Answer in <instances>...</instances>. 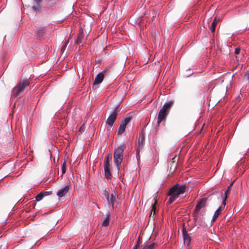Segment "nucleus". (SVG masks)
Segmentation results:
<instances>
[{"instance_id":"obj_25","label":"nucleus","mask_w":249,"mask_h":249,"mask_svg":"<svg viewBox=\"0 0 249 249\" xmlns=\"http://www.w3.org/2000/svg\"><path fill=\"white\" fill-rule=\"evenodd\" d=\"M36 32L39 36H41L44 33L43 29L42 28H38L36 29Z\"/></svg>"},{"instance_id":"obj_8","label":"nucleus","mask_w":249,"mask_h":249,"mask_svg":"<svg viewBox=\"0 0 249 249\" xmlns=\"http://www.w3.org/2000/svg\"><path fill=\"white\" fill-rule=\"evenodd\" d=\"M145 137L143 132L140 134L138 143L136 147V151L139 153L142 149L144 144Z\"/></svg>"},{"instance_id":"obj_14","label":"nucleus","mask_w":249,"mask_h":249,"mask_svg":"<svg viewBox=\"0 0 249 249\" xmlns=\"http://www.w3.org/2000/svg\"><path fill=\"white\" fill-rule=\"evenodd\" d=\"M225 206H224L222 204L221 206H220L217 210L215 212V213L213 214L212 221L214 222L217 217L219 216V215L221 214V212L223 210V209L224 208Z\"/></svg>"},{"instance_id":"obj_29","label":"nucleus","mask_w":249,"mask_h":249,"mask_svg":"<svg viewBox=\"0 0 249 249\" xmlns=\"http://www.w3.org/2000/svg\"><path fill=\"white\" fill-rule=\"evenodd\" d=\"M240 48H236L235 50V53L236 54H238L240 53Z\"/></svg>"},{"instance_id":"obj_32","label":"nucleus","mask_w":249,"mask_h":249,"mask_svg":"<svg viewBox=\"0 0 249 249\" xmlns=\"http://www.w3.org/2000/svg\"><path fill=\"white\" fill-rule=\"evenodd\" d=\"M138 248V245H136L133 249H137Z\"/></svg>"},{"instance_id":"obj_6","label":"nucleus","mask_w":249,"mask_h":249,"mask_svg":"<svg viewBox=\"0 0 249 249\" xmlns=\"http://www.w3.org/2000/svg\"><path fill=\"white\" fill-rule=\"evenodd\" d=\"M117 110L118 107H116L114 108L113 111L108 116L107 120V124L110 126H112L113 125L116 119L117 115Z\"/></svg>"},{"instance_id":"obj_23","label":"nucleus","mask_w":249,"mask_h":249,"mask_svg":"<svg viewBox=\"0 0 249 249\" xmlns=\"http://www.w3.org/2000/svg\"><path fill=\"white\" fill-rule=\"evenodd\" d=\"M109 215L104 220L102 226L104 227H107L109 225Z\"/></svg>"},{"instance_id":"obj_17","label":"nucleus","mask_w":249,"mask_h":249,"mask_svg":"<svg viewBox=\"0 0 249 249\" xmlns=\"http://www.w3.org/2000/svg\"><path fill=\"white\" fill-rule=\"evenodd\" d=\"M110 165H104L105 176L107 178H110L111 176L109 169Z\"/></svg>"},{"instance_id":"obj_33","label":"nucleus","mask_w":249,"mask_h":249,"mask_svg":"<svg viewBox=\"0 0 249 249\" xmlns=\"http://www.w3.org/2000/svg\"><path fill=\"white\" fill-rule=\"evenodd\" d=\"M82 129V126L80 128L79 131H81Z\"/></svg>"},{"instance_id":"obj_3","label":"nucleus","mask_w":249,"mask_h":249,"mask_svg":"<svg viewBox=\"0 0 249 249\" xmlns=\"http://www.w3.org/2000/svg\"><path fill=\"white\" fill-rule=\"evenodd\" d=\"M30 84L29 79H20L18 85L13 88L12 97H17L23 92Z\"/></svg>"},{"instance_id":"obj_27","label":"nucleus","mask_w":249,"mask_h":249,"mask_svg":"<svg viewBox=\"0 0 249 249\" xmlns=\"http://www.w3.org/2000/svg\"><path fill=\"white\" fill-rule=\"evenodd\" d=\"M104 195L105 196V197L107 199V200H109V197L110 196L109 193L107 190L104 191Z\"/></svg>"},{"instance_id":"obj_28","label":"nucleus","mask_w":249,"mask_h":249,"mask_svg":"<svg viewBox=\"0 0 249 249\" xmlns=\"http://www.w3.org/2000/svg\"><path fill=\"white\" fill-rule=\"evenodd\" d=\"M198 213H195L194 210L193 211V217H194V220L195 221H196L198 218V216H197Z\"/></svg>"},{"instance_id":"obj_12","label":"nucleus","mask_w":249,"mask_h":249,"mask_svg":"<svg viewBox=\"0 0 249 249\" xmlns=\"http://www.w3.org/2000/svg\"><path fill=\"white\" fill-rule=\"evenodd\" d=\"M70 188V185H67L65 187L58 191V192L57 193V195L60 197L64 196L69 191Z\"/></svg>"},{"instance_id":"obj_18","label":"nucleus","mask_w":249,"mask_h":249,"mask_svg":"<svg viewBox=\"0 0 249 249\" xmlns=\"http://www.w3.org/2000/svg\"><path fill=\"white\" fill-rule=\"evenodd\" d=\"M115 201V193L114 194H111L109 197V200H107L109 204H111L112 208H114V202Z\"/></svg>"},{"instance_id":"obj_5","label":"nucleus","mask_w":249,"mask_h":249,"mask_svg":"<svg viewBox=\"0 0 249 249\" xmlns=\"http://www.w3.org/2000/svg\"><path fill=\"white\" fill-rule=\"evenodd\" d=\"M211 196L208 197L203 198L197 201V204L194 209L195 213H198L200 210L205 208L207 205V201L208 199H211Z\"/></svg>"},{"instance_id":"obj_13","label":"nucleus","mask_w":249,"mask_h":249,"mask_svg":"<svg viewBox=\"0 0 249 249\" xmlns=\"http://www.w3.org/2000/svg\"><path fill=\"white\" fill-rule=\"evenodd\" d=\"M104 77V75L103 72L98 73L95 78L94 85H98L100 84L103 81Z\"/></svg>"},{"instance_id":"obj_22","label":"nucleus","mask_w":249,"mask_h":249,"mask_svg":"<svg viewBox=\"0 0 249 249\" xmlns=\"http://www.w3.org/2000/svg\"><path fill=\"white\" fill-rule=\"evenodd\" d=\"M70 38H69L67 41H66L65 44L62 46L61 49V52L62 54H63L67 47V45L69 43Z\"/></svg>"},{"instance_id":"obj_21","label":"nucleus","mask_w":249,"mask_h":249,"mask_svg":"<svg viewBox=\"0 0 249 249\" xmlns=\"http://www.w3.org/2000/svg\"><path fill=\"white\" fill-rule=\"evenodd\" d=\"M112 160V156L111 154H108L105 159L104 165H110L109 161Z\"/></svg>"},{"instance_id":"obj_2","label":"nucleus","mask_w":249,"mask_h":249,"mask_svg":"<svg viewBox=\"0 0 249 249\" xmlns=\"http://www.w3.org/2000/svg\"><path fill=\"white\" fill-rule=\"evenodd\" d=\"M173 104V101H170L163 105L158 114L157 118V123L158 124L165 119Z\"/></svg>"},{"instance_id":"obj_7","label":"nucleus","mask_w":249,"mask_h":249,"mask_svg":"<svg viewBox=\"0 0 249 249\" xmlns=\"http://www.w3.org/2000/svg\"><path fill=\"white\" fill-rule=\"evenodd\" d=\"M130 120L131 118L129 117L125 118L122 121L118 129V135H122L124 132L126 125L130 122Z\"/></svg>"},{"instance_id":"obj_11","label":"nucleus","mask_w":249,"mask_h":249,"mask_svg":"<svg viewBox=\"0 0 249 249\" xmlns=\"http://www.w3.org/2000/svg\"><path fill=\"white\" fill-rule=\"evenodd\" d=\"M34 3L32 6L33 10L37 12H40L41 10V2L42 0H34Z\"/></svg>"},{"instance_id":"obj_24","label":"nucleus","mask_w":249,"mask_h":249,"mask_svg":"<svg viewBox=\"0 0 249 249\" xmlns=\"http://www.w3.org/2000/svg\"><path fill=\"white\" fill-rule=\"evenodd\" d=\"M156 246V244L152 243L148 246H143L142 249H154Z\"/></svg>"},{"instance_id":"obj_16","label":"nucleus","mask_w":249,"mask_h":249,"mask_svg":"<svg viewBox=\"0 0 249 249\" xmlns=\"http://www.w3.org/2000/svg\"><path fill=\"white\" fill-rule=\"evenodd\" d=\"M50 194V193L49 192H42L36 196V200L37 201H39L42 200L44 196H48Z\"/></svg>"},{"instance_id":"obj_4","label":"nucleus","mask_w":249,"mask_h":249,"mask_svg":"<svg viewBox=\"0 0 249 249\" xmlns=\"http://www.w3.org/2000/svg\"><path fill=\"white\" fill-rule=\"evenodd\" d=\"M125 147V144L123 143L115 149L113 158L114 164L117 167L118 170L120 169L119 166L122 161L123 152Z\"/></svg>"},{"instance_id":"obj_31","label":"nucleus","mask_w":249,"mask_h":249,"mask_svg":"<svg viewBox=\"0 0 249 249\" xmlns=\"http://www.w3.org/2000/svg\"><path fill=\"white\" fill-rule=\"evenodd\" d=\"M140 244V237H139L137 243L136 244V245H138V247H139Z\"/></svg>"},{"instance_id":"obj_19","label":"nucleus","mask_w":249,"mask_h":249,"mask_svg":"<svg viewBox=\"0 0 249 249\" xmlns=\"http://www.w3.org/2000/svg\"><path fill=\"white\" fill-rule=\"evenodd\" d=\"M153 200L154 201V203L152 205V208H151V214H150V216H151L152 215L153 217H154V214L155 213L156 209V204L157 203V200L155 198H154Z\"/></svg>"},{"instance_id":"obj_1","label":"nucleus","mask_w":249,"mask_h":249,"mask_svg":"<svg viewBox=\"0 0 249 249\" xmlns=\"http://www.w3.org/2000/svg\"><path fill=\"white\" fill-rule=\"evenodd\" d=\"M186 189L185 185H179L177 184L173 186L168 192L169 198L167 203L172 204L178 197L185 192Z\"/></svg>"},{"instance_id":"obj_10","label":"nucleus","mask_w":249,"mask_h":249,"mask_svg":"<svg viewBox=\"0 0 249 249\" xmlns=\"http://www.w3.org/2000/svg\"><path fill=\"white\" fill-rule=\"evenodd\" d=\"M84 34L83 30L81 27H80L79 29V32L77 35V38L75 41V43L80 44L83 42L84 39Z\"/></svg>"},{"instance_id":"obj_30","label":"nucleus","mask_w":249,"mask_h":249,"mask_svg":"<svg viewBox=\"0 0 249 249\" xmlns=\"http://www.w3.org/2000/svg\"><path fill=\"white\" fill-rule=\"evenodd\" d=\"M245 76L247 78V80L249 81V71H247L246 73Z\"/></svg>"},{"instance_id":"obj_20","label":"nucleus","mask_w":249,"mask_h":249,"mask_svg":"<svg viewBox=\"0 0 249 249\" xmlns=\"http://www.w3.org/2000/svg\"><path fill=\"white\" fill-rule=\"evenodd\" d=\"M217 21L216 19V18H215L212 23V25H211V28H210V29L211 30V31L213 32V33H214V31H215V28H216V25H217Z\"/></svg>"},{"instance_id":"obj_9","label":"nucleus","mask_w":249,"mask_h":249,"mask_svg":"<svg viewBox=\"0 0 249 249\" xmlns=\"http://www.w3.org/2000/svg\"><path fill=\"white\" fill-rule=\"evenodd\" d=\"M183 237L184 240V244L186 247H189L190 246L191 243V237L188 234L187 231L186 230L185 228L183 229Z\"/></svg>"},{"instance_id":"obj_26","label":"nucleus","mask_w":249,"mask_h":249,"mask_svg":"<svg viewBox=\"0 0 249 249\" xmlns=\"http://www.w3.org/2000/svg\"><path fill=\"white\" fill-rule=\"evenodd\" d=\"M66 171V162L64 161L62 166V172L63 174H64Z\"/></svg>"},{"instance_id":"obj_15","label":"nucleus","mask_w":249,"mask_h":249,"mask_svg":"<svg viewBox=\"0 0 249 249\" xmlns=\"http://www.w3.org/2000/svg\"><path fill=\"white\" fill-rule=\"evenodd\" d=\"M233 185V183H231L228 187L227 190L225 192V196L224 198H223L222 200V205L225 206L226 204V199L228 197V194L230 193V192L231 191V188Z\"/></svg>"}]
</instances>
